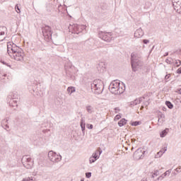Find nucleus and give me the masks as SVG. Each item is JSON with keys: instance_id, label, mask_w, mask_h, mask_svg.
I'll use <instances>...</instances> for the list:
<instances>
[{"instance_id": "nucleus-47", "label": "nucleus", "mask_w": 181, "mask_h": 181, "mask_svg": "<svg viewBox=\"0 0 181 181\" xmlns=\"http://www.w3.org/2000/svg\"><path fill=\"white\" fill-rule=\"evenodd\" d=\"M42 132L44 134H46L47 132H50V129H44V130H42Z\"/></svg>"}, {"instance_id": "nucleus-17", "label": "nucleus", "mask_w": 181, "mask_h": 181, "mask_svg": "<svg viewBox=\"0 0 181 181\" xmlns=\"http://www.w3.org/2000/svg\"><path fill=\"white\" fill-rule=\"evenodd\" d=\"M8 121H9V118L4 119V120L2 121V127L4 128V129H9V125H8Z\"/></svg>"}, {"instance_id": "nucleus-19", "label": "nucleus", "mask_w": 181, "mask_h": 181, "mask_svg": "<svg viewBox=\"0 0 181 181\" xmlns=\"http://www.w3.org/2000/svg\"><path fill=\"white\" fill-rule=\"evenodd\" d=\"M105 67H106V65H105V63H104V62H100L97 66L98 70H99L100 71H101V70H103V71H104V70H105Z\"/></svg>"}, {"instance_id": "nucleus-62", "label": "nucleus", "mask_w": 181, "mask_h": 181, "mask_svg": "<svg viewBox=\"0 0 181 181\" xmlns=\"http://www.w3.org/2000/svg\"><path fill=\"white\" fill-rule=\"evenodd\" d=\"M143 98H144V99H145V97H144V96H143V97H142V99H143Z\"/></svg>"}, {"instance_id": "nucleus-63", "label": "nucleus", "mask_w": 181, "mask_h": 181, "mask_svg": "<svg viewBox=\"0 0 181 181\" xmlns=\"http://www.w3.org/2000/svg\"><path fill=\"white\" fill-rule=\"evenodd\" d=\"M177 1H180V0H175V2H177Z\"/></svg>"}, {"instance_id": "nucleus-40", "label": "nucleus", "mask_w": 181, "mask_h": 181, "mask_svg": "<svg viewBox=\"0 0 181 181\" xmlns=\"http://www.w3.org/2000/svg\"><path fill=\"white\" fill-rule=\"evenodd\" d=\"M143 43L144 45H148V43H149V40H143Z\"/></svg>"}, {"instance_id": "nucleus-2", "label": "nucleus", "mask_w": 181, "mask_h": 181, "mask_svg": "<svg viewBox=\"0 0 181 181\" xmlns=\"http://www.w3.org/2000/svg\"><path fill=\"white\" fill-rule=\"evenodd\" d=\"M131 65L132 71H138V69L142 67V62L138 59V54L132 52L131 54Z\"/></svg>"}, {"instance_id": "nucleus-29", "label": "nucleus", "mask_w": 181, "mask_h": 181, "mask_svg": "<svg viewBox=\"0 0 181 181\" xmlns=\"http://www.w3.org/2000/svg\"><path fill=\"white\" fill-rule=\"evenodd\" d=\"M141 124H142L141 122L135 121V122H132L131 125H132V127H138V125H141Z\"/></svg>"}, {"instance_id": "nucleus-27", "label": "nucleus", "mask_w": 181, "mask_h": 181, "mask_svg": "<svg viewBox=\"0 0 181 181\" xmlns=\"http://www.w3.org/2000/svg\"><path fill=\"white\" fill-rule=\"evenodd\" d=\"M8 98L16 99V98H18V94H16V93H13L12 95H10L8 96Z\"/></svg>"}, {"instance_id": "nucleus-7", "label": "nucleus", "mask_w": 181, "mask_h": 181, "mask_svg": "<svg viewBox=\"0 0 181 181\" xmlns=\"http://www.w3.org/2000/svg\"><path fill=\"white\" fill-rule=\"evenodd\" d=\"M86 28H87V26L86 25H79L75 24L72 25L71 28H69V31L71 32V33L78 35L81 33V32L83 31V29H86Z\"/></svg>"}, {"instance_id": "nucleus-52", "label": "nucleus", "mask_w": 181, "mask_h": 181, "mask_svg": "<svg viewBox=\"0 0 181 181\" xmlns=\"http://www.w3.org/2000/svg\"><path fill=\"white\" fill-rule=\"evenodd\" d=\"M158 172H159V171H158V170L155 171V173H153V175H154L155 176H158Z\"/></svg>"}, {"instance_id": "nucleus-54", "label": "nucleus", "mask_w": 181, "mask_h": 181, "mask_svg": "<svg viewBox=\"0 0 181 181\" xmlns=\"http://www.w3.org/2000/svg\"><path fill=\"white\" fill-rule=\"evenodd\" d=\"M163 111H166V107H163Z\"/></svg>"}, {"instance_id": "nucleus-46", "label": "nucleus", "mask_w": 181, "mask_h": 181, "mask_svg": "<svg viewBox=\"0 0 181 181\" xmlns=\"http://www.w3.org/2000/svg\"><path fill=\"white\" fill-rule=\"evenodd\" d=\"M177 74H181V66L177 70Z\"/></svg>"}, {"instance_id": "nucleus-59", "label": "nucleus", "mask_w": 181, "mask_h": 181, "mask_svg": "<svg viewBox=\"0 0 181 181\" xmlns=\"http://www.w3.org/2000/svg\"><path fill=\"white\" fill-rule=\"evenodd\" d=\"M81 181H84V178H82V179L81 180Z\"/></svg>"}, {"instance_id": "nucleus-15", "label": "nucleus", "mask_w": 181, "mask_h": 181, "mask_svg": "<svg viewBox=\"0 0 181 181\" xmlns=\"http://www.w3.org/2000/svg\"><path fill=\"white\" fill-rule=\"evenodd\" d=\"M22 50L23 49L21 47L13 43V47H11L13 54L17 53L18 52H22Z\"/></svg>"}, {"instance_id": "nucleus-32", "label": "nucleus", "mask_w": 181, "mask_h": 181, "mask_svg": "<svg viewBox=\"0 0 181 181\" xmlns=\"http://www.w3.org/2000/svg\"><path fill=\"white\" fill-rule=\"evenodd\" d=\"M15 9H16L17 13H21V8H19V4L16 5Z\"/></svg>"}, {"instance_id": "nucleus-55", "label": "nucleus", "mask_w": 181, "mask_h": 181, "mask_svg": "<svg viewBox=\"0 0 181 181\" xmlns=\"http://www.w3.org/2000/svg\"><path fill=\"white\" fill-rule=\"evenodd\" d=\"M162 117L165 118V115H160V118H162Z\"/></svg>"}, {"instance_id": "nucleus-22", "label": "nucleus", "mask_w": 181, "mask_h": 181, "mask_svg": "<svg viewBox=\"0 0 181 181\" xmlns=\"http://www.w3.org/2000/svg\"><path fill=\"white\" fill-rule=\"evenodd\" d=\"M127 121V120H126L125 118H122V119H120V120L118 122V125H119V127H124V125H126Z\"/></svg>"}, {"instance_id": "nucleus-50", "label": "nucleus", "mask_w": 181, "mask_h": 181, "mask_svg": "<svg viewBox=\"0 0 181 181\" xmlns=\"http://www.w3.org/2000/svg\"><path fill=\"white\" fill-rule=\"evenodd\" d=\"M166 63H168V64H170L172 63V61L169 60V59H166L165 60Z\"/></svg>"}, {"instance_id": "nucleus-21", "label": "nucleus", "mask_w": 181, "mask_h": 181, "mask_svg": "<svg viewBox=\"0 0 181 181\" xmlns=\"http://www.w3.org/2000/svg\"><path fill=\"white\" fill-rule=\"evenodd\" d=\"M86 110L88 114H93L94 112V107L91 105H87Z\"/></svg>"}, {"instance_id": "nucleus-36", "label": "nucleus", "mask_w": 181, "mask_h": 181, "mask_svg": "<svg viewBox=\"0 0 181 181\" xmlns=\"http://www.w3.org/2000/svg\"><path fill=\"white\" fill-rule=\"evenodd\" d=\"M1 63H2V64H4L5 66H7L8 67H11V65H9V64L6 63L5 61L1 59Z\"/></svg>"}, {"instance_id": "nucleus-9", "label": "nucleus", "mask_w": 181, "mask_h": 181, "mask_svg": "<svg viewBox=\"0 0 181 181\" xmlns=\"http://www.w3.org/2000/svg\"><path fill=\"white\" fill-rule=\"evenodd\" d=\"M173 6L175 11L178 12V13H180V12H181V0L177 1H176V0H173Z\"/></svg>"}, {"instance_id": "nucleus-20", "label": "nucleus", "mask_w": 181, "mask_h": 181, "mask_svg": "<svg viewBox=\"0 0 181 181\" xmlns=\"http://www.w3.org/2000/svg\"><path fill=\"white\" fill-rule=\"evenodd\" d=\"M22 163H25L26 162L27 163H32V158H28V156H25L22 158Z\"/></svg>"}, {"instance_id": "nucleus-16", "label": "nucleus", "mask_w": 181, "mask_h": 181, "mask_svg": "<svg viewBox=\"0 0 181 181\" xmlns=\"http://www.w3.org/2000/svg\"><path fill=\"white\" fill-rule=\"evenodd\" d=\"M97 153H99V155H101V153H103V150H101V148H98L95 153L92 155V158L93 159H95V160H97V159H98L99 158Z\"/></svg>"}, {"instance_id": "nucleus-6", "label": "nucleus", "mask_w": 181, "mask_h": 181, "mask_svg": "<svg viewBox=\"0 0 181 181\" xmlns=\"http://www.w3.org/2000/svg\"><path fill=\"white\" fill-rule=\"evenodd\" d=\"M99 37H100L102 40H104L107 43H110V42H111V40L114 39V37H112V35L111 34V33H107V32H103V31L99 32Z\"/></svg>"}, {"instance_id": "nucleus-64", "label": "nucleus", "mask_w": 181, "mask_h": 181, "mask_svg": "<svg viewBox=\"0 0 181 181\" xmlns=\"http://www.w3.org/2000/svg\"><path fill=\"white\" fill-rule=\"evenodd\" d=\"M141 181H146L145 180H141Z\"/></svg>"}, {"instance_id": "nucleus-60", "label": "nucleus", "mask_w": 181, "mask_h": 181, "mask_svg": "<svg viewBox=\"0 0 181 181\" xmlns=\"http://www.w3.org/2000/svg\"><path fill=\"white\" fill-rule=\"evenodd\" d=\"M160 118H158V122H160Z\"/></svg>"}, {"instance_id": "nucleus-48", "label": "nucleus", "mask_w": 181, "mask_h": 181, "mask_svg": "<svg viewBox=\"0 0 181 181\" xmlns=\"http://www.w3.org/2000/svg\"><path fill=\"white\" fill-rule=\"evenodd\" d=\"M142 101H143L142 98H139L138 99V103H139V104H141V103H142Z\"/></svg>"}, {"instance_id": "nucleus-10", "label": "nucleus", "mask_w": 181, "mask_h": 181, "mask_svg": "<svg viewBox=\"0 0 181 181\" xmlns=\"http://www.w3.org/2000/svg\"><path fill=\"white\" fill-rule=\"evenodd\" d=\"M52 43L55 45V46L60 45V37L57 35V33L54 34L52 36L51 35V39Z\"/></svg>"}, {"instance_id": "nucleus-33", "label": "nucleus", "mask_w": 181, "mask_h": 181, "mask_svg": "<svg viewBox=\"0 0 181 181\" xmlns=\"http://www.w3.org/2000/svg\"><path fill=\"white\" fill-rule=\"evenodd\" d=\"M137 104H139L138 102V99H136L133 102L131 103V105H137Z\"/></svg>"}, {"instance_id": "nucleus-26", "label": "nucleus", "mask_w": 181, "mask_h": 181, "mask_svg": "<svg viewBox=\"0 0 181 181\" xmlns=\"http://www.w3.org/2000/svg\"><path fill=\"white\" fill-rule=\"evenodd\" d=\"M165 105H167L168 108H169L170 110L173 109V104H172L171 102L169 100L165 101Z\"/></svg>"}, {"instance_id": "nucleus-41", "label": "nucleus", "mask_w": 181, "mask_h": 181, "mask_svg": "<svg viewBox=\"0 0 181 181\" xmlns=\"http://www.w3.org/2000/svg\"><path fill=\"white\" fill-rule=\"evenodd\" d=\"M169 78H170V74H167V75L165 76V80H169Z\"/></svg>"}, {"instance_id": "nucleus-30", "label": "nucleus", "mask_w": 181, "mask_h": 181, "mask_svg": "<svg viewBox=\"0 0 181 181\" xmlns=\"http://www.w3.org/2000/svg\"><path fill=\"white\" fill-rule=\"evenodd\" d=\"M164 152L162 151V150H160V151H158L157 153V154L155 156V158H160V156H162V155H163Z\"/></svg>"}, {"instance_id": "nucleus-31", "label": "nucleus", "mask_w": 181, "mask_h": 181, "mask_svg": "<svg viewBox=\"0 0 181 181\" xmlns=\"http://www.w3.org/2000/svg\"><path fill=\"white\" fill-rule=\"evenodd\" d=\"M172 173V170H168L163 174V176H169Z\"/></svg>"}, {"instance_id": "nucleus-51", "label": "nucleus", "mask_w": 181, "mask_h": 181, "mask_svg": "<svg viewBox=\"0 0 181 181\" xmlns=\"http://www.w3.org/2000/svg\"><path fill=\"white\" fill-rule=\"evenodd\" d=\"M163 152H164V153H165V152L166 151H168V147H167V146L164 147V148H163Z\"/></svg>"}, {"instance_id": "nucleus-35", "label": "nucleus", "mask_w": 181, "mask_h": 181, "mask_svg": "<svg viewBox=\"0 0 181 181\" xmlns=\"http://www.w3.org/2000/svg\"><path fill=\"white\" fill-rule=\"evenodd\" d=\"M11 101L10 103H14V105H18V100H16V99H10Z\"/></svg>"}, {"instance_id": "nucleus-1", "label": "nucleus", "mask_w": 181, "mask_h": 181, "mask_svg": "<svg viewBox=\"0 0 181 181\" xmlns=\"http://www.w3.org/2000/svg\"><path fill=\"white\" fill-rule=\"evenodd\" d=\"M119 81L115 80L112 81L109 86V90L112 94L121 95L125 91V87H119Z\"/></svg>"}, {"instance_id": "nucleus-14", "label": "nucleus", "mask_w": 181, "mask_h": 181, "mask_svg": "<svg viewBox=\"0 0 181 181\" xmlns=\"http://www.w3.org/2000/svg\"><path fill=\"white\" fill-rule=\"evenodd\" d=\"M144 35V30H142V28L137 29L134 33V37H142Z\"/></svg>"}, {"instance_id": "nucleus-13", "label": "nucleus", "mask_w": 181, "mask_h": 181, "mask_svg": "<svg viewBox=\"0 0 181 181\" xmlns=\"http://www.w3.org/2000/svg\"><path fill=\"white\" fill-rule=\"evenodd\" d=\"M6 30V27H0V42H4L6 37H3L5 35V31Z\"/></svg>"}, {"instance_id": "nucleus-12", "label": "nucleus", "mask_w": 181, "mask_h": 181, "mask_svg": "<svg viewBox=\"0 0 181 181\" xmlns=\"http://www.w3.org/2000/svg\"><path fill=\"white\" fill-rule=\"evenodd\" d=\"M146 152V151H145L144 150L139 148L136 151H135L134 156H136L137 158H139V159H142Z\"/></svg>"}, {"instance_id": "nucleus-61", "label": "nucleus", "mask_w": 181, "mask_h": 181, "mask_svg": "<svg viewBox=\"0 0 181 181\" xmlns=\"http://www.w3.org/2000/svg\"><path fill=\"white\" fill-rule=\"evenodd\" d=\"M144 108V106H142L141 107V110H142Z\"/></svg>"}, {"instance_id": "nucleus-5", "label": "nucleus", "mask_w": 181, "mask_h": 181, "mask_svg": "<svg viewBox=\"0 0 181 181\" xmlns=\"http://www.w3.org/2000/svg\"><path fill=\"white\" fill-rule=\"evenodd\" d=\"M48 158L49 160H51V162H53V163H57V162H60V160H62V156L58 155L57 153L52 151H49Z\"/></svg>"}, {"instance_id": "nucleus-28", "label": "nucleus", "mask_w": 181, "mask_h": 181, "mask_svg": "<svg viewBox=\"0 0 181 181\" xmlns=\"http://www.w3.org/2000/svg\"><path fill=\"white\" fill-rule=\"evenodd\" d=\"M12 47H13V44L11 45V42H8L7 44V53L9 54V50H12Z\"/></svg>"}, {"instance_id": "nucleus-3", "label": "nucleus", "mask_w": 181, "mask_h": 181, "mask_svg": "<svg viewBox=\"0 0 181 181\" xmlns=\"http://www.w3.org/2000/svg\"><path fill=\"white\" fill-rule=\"evenodd\" d=\"M91 90L95 94H101L104 90V83L100 79L94 80L90 85Z\"/></svg>"}, {"instance_id": "nucleus-58", "label": "nucleus", "mask_w": 181, "mask_h": 181, "mask_svg": "<svg viewBox=\"0 0 181 181\" xmlns=\"http://www.w3.org/2000/svg\"><path fill=\"white\" fill-rule=\"evenodd\" d=\"M2 62V58L0 57V63Z\"/></svg>"}, {"instance_id": "nucleus-57", "label": "nucleus", "mask_w": 181, "mask_h": 181, "mask_svg": "<svg viewBox=\"0 0 181 181\" xmlns=\"http://www.w3.org/2000/svg\"><path fill=\"white\" fill-rule=\"evenodd\" d=\"M132 142H135L136 140H135V139H132Z\"/></svg>"}, {"instance_id": "nucleus-44", "label": "nucleus", "mask_w": 181, "mask_h": 181, "mask_svg": "<svg viewBox=\"0 0 181 181\" xmlns=\"http://www.w3.org/2000/svg\"><path fill=\"white\" fill-rule=\"evenodd\" d=\"M175 64L177 65V67H179V66H180L181 64L180 61V60H178V62L176 61Z\"/></svg>"}, {"instance_id": "nucleus-56", "label": "nucleus", "mask_w": 181, "mask_h": 181, "mask_svg": "<svg viewBox=\"0 0 181 181\" xmlns=\"http://www.w3.org/2000/svg\"><path fill=\"white\" fill-rule=\"evenodd\" d=\"M169 54L168 52H166L164 56H168Z\"/></svg>"}, {"instance_id": "nucleus-39", "label": "nucleus", "mask_w": 181, "mask_h": 181, "mask_svg": "<svg viewBox=\"0 0 181 181\" xmlns=\"http://www.w3.org/2000/svg\"><path fill=\"white\" fill-rule=\"evenodd\" d=\"M166 176L163 175V174L162 175H160V177H158L157 178V180H162V179H163V177H165Z\"/></svg>"}, {"instance_id": "nucleus-37", "label": "nucleus", "mask_w": 181, "mask_h": 181, "mask_svg": "<svg viewBox=\"0 0 181 181\" xmlns=\"http://www.w3.org/2000/svg\"><path fill=\"white\" fill-rule=\"evenodd\" d=\"M91 177V173L88 172L86 173V177H87V179H90V177Z\"/></svg>"}, {"instance_id": "nucleus-53", "label": "nucleus", "mask_w": 181, "mask_h": 181, "mask_svg": "<svg viewBox=\"0 0 181 181\" xmlns=\"http://www.w3.org/2000/svg\"><path fill=\"white\" fill-rule=\"evenodd\" d=\"M177 93L178 94H181V89H179V90L177 91Z\"/></svg>"}, {"instance_id": "nucleus-45", "label": "nucleus", "mask_w": 181, "mask_h": 181, "mask_svg": "<svg viewBox=\"0 0 181 181\" xmlns=\"http://www.w3.org/2000/svg\"><path fill=\"white\" fill-rule=\"evenodd\" d=\"M115 114H118V111H120L119 107H115Z\"/></svg>"}, {"instance_id": "nucleus-34", "label": "nucleus", "mask_w": 181, "mask_h": 181, "mask_svg": "<svg viewBox=\"0 0 181 181\" xmlns=\"http://www.w3.org/2000/svg\"><path fill=\"white\" fill-rule=\"evenodd\" d=\"M95 160H95V159L93 158V157H90V158H89V163H94V162H95Z\"/></svg>"}, {"instance_id": "nucleus-18", "label": "nucleus", "mask_w": 181, "mask_h": 181, "mask_svg": "<svg viewBox=\"0 0 181 181\" xmlns=\"http://www.w3.org/2000/svg\"><path fill=\"white\" fill-rule=\"evenodd\" d=\"M81 128L83 132V134H86V121L83 119H81Z\"/></svg>"}, {"instance_id": "nucleus-24", "label": "nucleus", "mask_w": 181, "mask_h": 181, "mask_svg": "<svg viewBox=\"0 0 181 181\" xmlns=\"http://www.w3.org/2000/svg\"><path fill=\"white\" fill-rule=\"evenodd\" d=\"M23 165L24 168H26V169H31L33 163H26V161L25 162L24 161V163H23Z\"/></svg>"}, {"instance_id": "nucleus-8", "label": "nucleus", "mask_w": 181, "mask_h": 181, "mask_svg": "<svg viewBox=\"0 0 181 181\" xmlns=\"http://www.w3.org/2000/svg\"><path fill=\"white\" fill-rule=\"evenodd\" d=\"M14 57V60L17 62H23V57H25V53L23 52V49L22 51H18V52H15L13 54Z\"/></svg>"}, {"instance_id": "nucleus-23", "label": "nucleus", "mask_w": 181, "mask_h": 181, "mask_svg": "<svg viewBox=\"0 0 181 181\" xmlns=\"http://www.w3.org/2000/svg\"><path fill=\"white\" fill-rule=\"evenodd\" d=\"M169 132V129H165L163 131H162L160 134V138H165V135H168V133Z\"/></svg>"}, {"instance_id": "nucleus-38", "label": "nucleus", "mask_w": 181, "mask_h": 181, "mask_svg": "<svg viewBox=\"0 0 181 181\" xmlns=\"http://www.w3.org/2000/svg\"><path fill=\"white\" fill-rule=\"evenodd\" d=\"M10 107H18V105H15V103L9 102Z\"/></svg>"}, {"instance_id": "nucleus-49", "label": "nucleus", "mask_w": 181, "mask_h": 181, "mask_svg": "<svg viewBox=\"0 0 181 181\" xmlns=\"http://www.w3.org/2000/svg\"><path fill=\"white\" fill-rule=\"evenodd\" d=\"M180 169H181V167L179 166L177 168L175 169V171L179 173L180 172V171H179V170H180Z\"/></svg>"}, {"instance_id": "nucleus-11", "label": "nucleus", "mask_w": 181, "mask_h": 181, "mask_svg": "<svg viewBox=\"0 0 181 181\" xmlns=\"http://www.w3.org/2000/svg\"><path fill=\"white\" fill-rule=\"evenodd\" d=\"M65 70H66L67 77L71 78V80H74V78H76L74 75H73V72H71V66L69 68L67 65H65Z\"/></svg>"}, {"instance_id": "nucleus-42", "label": "nucleus", "mask_w": 181, "mask_h": 181, "mask_svg": "<svg viewBox=\"0 0 181 181\" xmlns=\"http://www.w3.org/2000/svg\"><path fill=\"white\" fill-rule=\"evenodd\" d=\"M93 128H94V126H93V124H88V129H93Z\"/></svg>"}, {"instance_id": "nucleus-43", "label": "nucleus", "mask_w": 181, "mask_h": 181, "mask_svg": "<svg viewBox=\"0 0 181 181\" xmlns=\"http://www.w3.org/2000/svg\"><path fill=\"white\" fill-rule=\"evenodd\" d=\"M121 115H117L115 117V119H120Z\"/></svg>"}, {"instance_id": "nucleus-25", "label": "nucleus", "mask_w": 181, "mask_h": 181, "mask_svg": "<svg viewBox=\"0 0 181 181\" xmlns=\"http://www.w3.org/2000/svg\"><path fill=\"white\" fill-rule=\"evenodd\" d=\"M67 91H69L70 93V95H71V94H73V93L76 92V88H74L73 86H69L67 88Z\"/></svg>"}, {"instance_id": "nucleus-4", "label": "nucleus", "mask_w": 181, "mask_h": 181, "mask_svg": "<svg viewBox=\"0 0 181 181\" xmlns=\"http://www.w3.org/2000/svg\"><path fill=\"white\" fill-rule=\"evenodd\" d=\"M41 30L45 42H50V40L52 39V35H53L52 27L47 25H45L41 28Z\"/></svg>"}]
</instances>
